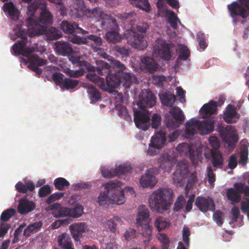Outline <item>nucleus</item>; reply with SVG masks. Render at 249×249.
I'll list each match as a JSON object with an SVG mask.
<instances>
[{
	"mask_svg": "<svg viewBox=\"0 0 249 249\" xmlns=\"http://www.w3.org/2000/svg\"><path fill=\"white\" fill-rule=\"evenodd\" d=\"M121 84L123 87L128 89L129 88L132 84L133 81L135 80L136 77L134 74L124 71L121 73Z\"/></svg>",
	"mask_w": 249,
	"mask_h": 249,
	"instance_id": "32",
	"label": "nucleus"
},
{
	"mask_svg": "<svg viewBox=\"0 0 249 249\" xmlns=\"http://www.w3.org/2000/svg\"><path fill=\"white\" fill-rule=\"evenodd\" d=\"M154 226L159 231H162L170 226V224L161 216H157L154 222Z\"/></svg>",
	"mask_w": 249,
	"mask_h": 249,
	"instance_id": "40",
	"label": "nucleus"
},
{
	"mask_svg": "<svg viewBox=\"0 0 249 249\" xmlns=\"http://www.w3.org/2000/svg\"><path fill=\"white\" fill-rule=\"evenodd\" d=\"M117 110L119 112V115L124 120L127 121H131V117L129 114L126 107L122 105H117L116 106Z\"/></svg>",
	"mask_w": 249,
	"mask_h": 249,
	"instance_id": "44",
	"label": "nucleus"
},
{
	"mask_svg": "<svg viewBox=\"0 0 249 249\" xmlns=\"http://www.w3.org/2000/svg\"><path fill=\"white\" fill-rule=\"evenodd\" d=\"M136 231L134 229L130 228L126 230L124 236L126 240L129 241L135 238L136 237Z\"/></svg>",
	"mask_w": 249,
	"mask_h": 249,
	"instance_id": "62",
	"label": "nucleus"
},
{
	"mask_svg": "<svg viewBox=\"0 0 249 249\" xmlns=\"http://www.w3.org/2000/svg\"><path fill=\"white\" fill-rule=\"evenodd\" d=\"M77 26V24L67 20L62 21L60 25L61 29L64 33L71 35L74 33L79 34V32H76Z\"/></svg>",
	"mask_w": 249,
	"mask_h": 249,
	"instance_id": "30",
	"label": "nucleus"
},
{
	"mask_svg": "<svg viewBox=\"0 0 249 249\" xmlns=\"http://www.w3.org/2000/svg\"><path fill=\"white\" fill-rule=\"evenodd\" d=\"M161 103L165 106L171 107L165 115V124L169 129H175L183 123L185 117L181 109L173 107L176 100V96L170 91L163 92L160 94Z\"/></svg>",
	"mask_w": 249,
	"mask_h": 249,
	"instance_id": "5",
	"label": "nucleus"
},
{
	"mask_svg": "<svg viewBox=\"0 0 249 249\" xmlns=\"http://www.w3.org/2000/svg\"><path fill=\"white\" fill-rule=\"evenodd\" d=\"M211 162L216 171L217 168H222L224 163V160L222 154L217 151L212 152Z\"/></svg>",
	"mask_w": 249,
	"mask_h": 249,
	"instance_id": "31",
	"label": "nucleus"
},
{
	"mask_svg": "<svg viewBox=\"0 0 249 249\" xmlns=\"http://www.w3.org/2000/svg\"><path fill=\"white\" fill-rule=\"evenodd\" d=\"M217 104L215 101H211L204 104L200 109L202 118H205L208 115H211L217 112Z\"/></svg>",
	"mask_w": 249,
	"mask_h": 249,
	"instance_id": "22",
	"label": "nucleus"
},
{
	"mask_svg": "<svg viewBox=\"0 0 249 249\" xmlns=\"http://www.w3.org/2000/svg\"><path fill=\"white\" fill-rule=\"evenodd\" d=\"M186 200L182 195L178 196L176 199L173 210L174 212H178L183 209L186 204Z\"/></svg>",
	"mask_w": 249,
	"mask_h": 249,
	"instance_id": "48",
	"label": "nucleus"
},
{
	"mask_svg": "<svg viewBox=\"0 0 249 249\" xmlns=\"http://www.w3.org/2000/svg\"><path fill=\"white\" fill-rule=\"evenodd\" d=\"M178 57L177 60H186L190 55L188 48L183 44H180L178 48Z\"/></svg>",
	"mask_w": 249,
	"mask_h": 249,
	"instance_id": "39",
	"label": "nucleus"
},
{
	"mask_svg": "<svg viewBox=\"0 0 249 249\" xmlns=\"http://www.w3.org/2000/svg\"><path fill=\"white\" fill-rule=\"evenodd\" d=\"M166 14L167 18V21L173 28L175 29L177 28L178 22L180 25H182L180 21L174 12L172 11H167Z\"/></svg>",
	"mask_w": 249,
	"mask_h": 249,
	"instance_id": "37",
	"label": "nucleus"
},
{
	"mask_svg": "<svg viewBox=\"0 0 249 249\" xmlns=\"http://www.w3.org/2000/svg\"><path fill=\"white\" fill-rule=\"evenodd\" d=\"M159 167L165 172H170L176 163V159L168 154H164L158 160Z\"/></svg>",
	"mask_w": 249,
	"mask_h": 249,
	"instance_id": "15",
	"label": "nucleus"
},
{
	"mask_svg": "<svg viewBox=\"0 0 249 249\" xmlns=\"http://www.w3.org/2000/svg\"><path fill=\"white\" fill-rule=\"evenodd\" d=\"M228 9L230 13L231 16L233 18L235 16H239L244 18H247L249 15L248 11L245 9L247 7L241 3L239 4L237 1H234L231 4L228 5Z\"/></svg>",
	"mask_w": 249,
	"mask_h": 249,
	"instance_id": "11",
	"label": "nucleus"
},
{
	"mask_svg": "<svg viewBox=\"0 0 249 249\" xmlns=\"http://www.w3.org/2000/svg\"><path fill=\"white\" fill-rule=\"evenodd\" d=\"M132 170L131 166L126 163L120 164L115 168L116 176L124 175L130 173Z\"/></svg>",
	"mask_w": 249,
	"mask_h": 249,
	"instance_id": "46",
	"label": "nucleus"
},
{
	"mask_svg": "<svg viewBox=\"0 0 249 249\" xmlns=\"http://www.w3.org/2000/svg\"><path fill=\"white\" fill-rule=\"evenodd\" d=\"M79 84V81L76 79L67 78L64 79V83L62 85V89L67 90L73 89L75 88Z\"/></svg>",
	"mask_w": 249,
	"mask_h": 249,
	"instance_id": "45",
	"label": "nucleus"
},
{
	"mask_svg": "<svg viewBox=\"0 0 249 249\" xmlns=\"http://www.w3.org/2000/svg\"><path fill=\"white\" fill-rule=\"evenodd\" d=\"M157 237L161 245V249H169L170 240L166 234L158 233Z\"/></svg>",
	"mask_w": 249,
	"mask_h": 249,
	"instance_id": "42",
	"label": "nucleus"
},
{
	"mask_svg": "<svg viewBox=\"0 0 249 249\" xmlns=\"http://www.w3.org/2000/svg\"><path fill=\"white\" fill-rule=\"evenodd\" d=\"M141 67L146 72L153 73L158 69L157 63L152 57L144 56L141 58Z\"/></svg>",
	"mask_w": 249,
	"mask_h": 249,
	"instance_id": "16",
	"label": "nucleus"
},
{
	"mask_svg": "<svg viewBox=\"0 0 249 249\" xmlns=\"http://www.w3.org/2000/svg\"><path fill=\"white\" fill-rule=\"evenodd\" d=\"M131 4L139 9L148 12L150 10V4L147 0H129Z\"/></svg>",
	"mask_w": 249,
	"mask_h": 249,
	"instance_id": "41",
	"label": "nucleus"
},
{
	"mask_svg": "<svg viewBox=\"0 0 249 249\" xmlns=\"http://www.w3.org/2000/svg\"><path fill=\"white\" fill-rule=\"evenodd\" d=\"M87 77L90 81L97 84L101 89L104 91L112 92L121 85V79L117 74L110 73L106 76V81L95 73H89Z\"/></svg>",
	"mask_w": 249,
	"mask_h": 249,
	"instance_id": "7",
	"label": "nucleus"
},
{
	"mask_svg": "<svg viewBox=\"0 0 249 249\" xmlns=\"http://www.w3.org/2000/svg\"><path fill=\"white\" fill-rule=\"evenodd\" d=\"M69 40L72 43L78 45L88 44L89 43L86 38L74 35L70 36H69Z\"/></svg>",
	"mask_w": 249,
	"mask_h": 249,
	"instance_id": "54",
	"label": "nucleus"
},
{
	"mask_svg": "<svg viewBox=\"0 0 249 249\" xmlns=\"http://www.w3.org/2000/svg\"><path fill=\"white\" fill-rule=\"evenodd\" d=\"M151 121L152 127L158 128L161 124V116L157 113H155L152 117Z\"/></svg>",
	"mask_w": 249,
	"mask_h": 249,
	"instance_id": "64",
	"label": "nucleus"
},
{
	"mask_svg": "<svg viewBox=\"0 0 249 249\" xmlns=\"http://www.w3.org/2000/svg\"><path fill=\"white\" fill-rule=\"evenodd\" d=\"M123 221L121 218L118 216H114L108 220L107 224L109 229L112 231H116L117 223L122 224Z\"/></svg>",
	"mask_w": 249,
	"mask_h": 249,
	"instance_id": "50",
	"label": "nucleus"
},
{
	"mask_svg": "<svg viewBox=\"0 0 249 249\" xmlns=\"http://www.w3.org/2000/svg\"><path fill=\"white\" fill-rule=\"evenodd\" d=\"M110 68V66L106 62L104 63L103 65V67L102 68H95L93 66H89L88 67V69L89 71L95 72L96 71L98 74L100 75H105L107 74V76L108 74H110L109 70Z\"/></svg>",
	"mask_w": 249,
	"mask_h": 249,
	"instance_id": "36",
	"label": "nucleus"
},
{
	"mask_svg": "<svg viewBox=\"0 0 249 249\" xmlns=\"http://www.w3.org/2000/svg\"><path fill=\"white\" fill-rule=\"evenodd\" d=\"M3 10L5 12H7L10 17H16L17 10L12 2L4 3L3 6Z\"/></svg>",
	"mask_w": 249,
	"mask_h": 249,
	"instance_id": "49",
	"label": "nucleus"
},
{
	"mask_svg": "<svg viewBox=\"0 0 249 249\" xmlns=\"http://www.w3.org/2000/svg\"><path fill=\"white\" fill-rule=\"evenodd\" d=\"M195 205L202 212L205 213L208 211H214L215 204L211 198H206L203 196H197L196 199Z\"/></svg>",
	"mask_w": 249,
	"mask_h": 249,
	"instance_id": "12",
	"label": "nucleus"
},
{
	"mask_svg": "<svg viewBox=\"0 0 249 249\" xmlns=\"http://www.w3.org/2000/svg\"><path fill=\"white\" fill-rule=\"evenodd\" d=\"M125 36L127 43L137 49L143 50L147 46L144 36L132 30H127Z\"/></svg>",
	"mask_w": 249,
	"mask_h": 249,
	"instance_id": "9",
	"label": "nucleus"
},
{
	"mask_svg": "<svg viewBox=\"0 0 249 249\" xmlns=\"http://www.w3.org/2000/svg\"><path fill=\"white\" fill-rule=\"evenodd\" d=\"M69 230L73 239L81 242V238L86 236L89 227L85 222H76L69 226Z\"/></svg>",
	"mask_w": 249,
	"mask_h": 249,
	"instance_id": "10",
	"label": "nucleus"
},
{
	"mask_svg": "<svg viewBox=\"0 0 249 249\" xmlns=\"http://www.w3.org/2000/svg\"><path fill=\"white\" fill-rule=\"evenodd\" d=\"M158 182V180L156 177H153L145 172L140 180L141 185L143 188H152Z\"/></svg>",
	"mask_w": 249,
	"mask_h": 249,
	"instance_id": "25",
	"label": "nucleus"
},
{
	"mask_svg": "<svg viewBox=\"0 0 249 249\" xmlns=\"http://www.w3.org/2000/svg\"><path fill=\"white\" fill-rule=\"evenodd\" d=\"M190 229L187 227H184L182 230V239L187 247H189L190 245Z\"/></svg>",
	"mask_w": 249,
	"mask_h": 249,
	"instance_id": "61",
	"label": "nucleus"
},
{
	"mask_svg": "<svg viewBox=\"0 0 249 249\" xmlns=\"http://www.w3.org/2000/svg\"><path fill=\"white\" fill-rule=\"evenodd\" d=\"M240 115L237 113L234 106L231 104L228 105L226 110L224 113L223 119L229 124L237 122Z\"/></svg>",
	"mask_w": 249,
	"mask_h": 249,
	"instance_id": "18",
	"label": "nucleus"
},
{
	"mask_svg": "<svg viewBox=\"0 0 249 249\" xmlns=\"http://www.w3.org/2000/svg\"><path fill=\"white\" fill-rule=\"evenodd\" d=\"M213 172L214 170L211 166H207L205 176L209 184L211 185H213L216 180V175Z\"/></svg>",
	"mask_w": 249,
	"mask_h": 249,
	"instance_id": "47",
	"label": "nucleus"
},
{
	"mask_svg": "<svg viewBox=\"0 0 249 249\" xmlns=\"http://www.w3.org/2000/svg\"><path fill=\"white\" fill-rule=\"evenodd\" d=\"M110 31L107 33L106 37L107 40L112 43H116L122 39L117 29H110Z\"/></svg>",
	"mask_w": 249,
	"mask_h": 249,
	"instance_id": "38",
	"label": "nucleus"
},
{
	"mask_svg": "<svg viewBox=\"0 0 249 249\" xmlns=\"http://www.w3.org/2000/svg\"><path fill=\"white\" fill-rule=\"evenodd\" d=\"M217 131L223 142L228 147H234L239 140L237 134H234V128L232 125H227L224 127L222 124L217 125Z\"/></svg>",
	"mask_w": 249,
	"mask_h": 249,
	"instance_id": "8",
	"label": "nucleus"
},
{
	"mask_svg": "<svg viewBox=\"0 0 249 249\" xmlns=\"http://www.w3.org/2000/svg\"><path fill=\"white\" fill-rule=\"evenodd\" d=\"M88 91L91 103H95L101 99V94L100 91L92 85L88 86Z\"/></svg>",
	"mask_w": 249,
	"mask_h": 249,
	"instance_id": "35",
	"label": "nucleus"
},
{
	"mask_svg": "<svg viewBox=\"0 0 249 249\" xmlns=\"http://www.w3.org/2000/svg\"><path fill=\"white\" fill-rule=\"evenodd\" d=\"M84 208L82 205L77 204L72 209L69 208L70 216L73 218L80 217L83 213Z\"/></svg>",
	"mask_w": 249,
	"mask_h": 249,
	"instance_id": "53",
	"label": "nucleus"
},
{
	"mask_svg": "<svg viewBox=\"0 0 249 249\" xmlns=\"http://www.w3.org/2000/svg\"><path fill=\"white\" fill-rule=\"evenodd\" d=\"M234 187L240 194H244L246 197L249 196V186L244 183H235Z\"/></svg>",
	"mask_w": 249,
	"mask_h": 249,
	"instance_id": "56",
	"label": "nucleus"
},
{
	"mask_svg": "<svg viewBox=\"0 0 249 249\" xmlns=\"http://www.w3.org/2000/svg\"><path fill=\"white\" fill-rule=\"evenodd\" d=\"M188 173V168L184 163L179 162L177 165L176 171L173 174L172 178L174 183L177 185L181 183L183 179H185Z\"/></svg>",
	"mask_w": 249,
	"mask_h": 249,
	"instance_id": "13",
	"label": "nucleus"
},
{
	"mask_svg": "<svg viewBox=\"0 0 249 249\" xmlns=\"http://www.w3.org/2000/svg\"><path fill=\"white\" fill-rule=\"evenodd\" d=\"M35 204L25 198L20 199L18 206V211L21 214H25L33 211L35 208Z\"/></svg>",
	"mask_w": 249,
	"mask_h": 249,
	"instance_id": "19",
	"label": "nucleus"
},
{
	"mask_svg": "<svg viewBox=\"0 0 249 249\" xmlns=\"http://www.w3.org/2000/svg\"><path fill=\"white\" fill-rule=\"evenodd\" d=\"M138 212L136 217V226H139L144 223H148L147 220L150 216L148 209L144 205H141L138 208Z\"/></svg>",
	"mask_w": 249,
	"mask_h": 249,
	"instance_id": "21",
	"label": "nucleus"
},
{
	"mask_svg": "<svg viewBox=\"0 0 249 249\" xmlns=\"http://www.w3.org/2000/svg\"><path fill=\"white\" fill-rule=\"evenodd\" d=\"M27 15L28 17L26 22L29 36L45 35L49 40H56L62 36V32L55 27H51L47 29L48 26L53 22V17L43 1H36L30 5Z\"/></svg>",
	"mask_w": 249,
	"mask_h": 249,
	"instance_id": "1",
	"label": "nucleus"
},
{
	"mask_svg": "<svg viewBox=\"0 0 249 249\" xmlns=\"http://www.w3.org/2000/svg\"><path fill=\"white\" fill-rule=\"evenodd\" d=\"M166 141V133L163 131L157 132L155 136L151 138L150 142L155 145L157 149L161 148Z\"/></svg>",
	"mask_w": 249,
	"mask_h": 249,
	"instance_id": "27",
	"label": "nucleus"
},
{
	"mask_svg": "<svg viewBox=\"0 0 249 249\" xmlns=\"http://www.w3.org/2000/svg\"><path fill=\"white\" fill-rule=\"evenodd\" d=\"M173 191L170 188L160 187L156 189L149 198L151 210L160 214L169 210L173 202Z\"/></svg>",
	"mask_w": 249,
	"mask_h": 249,
	"instance_id": "6",
	"label": "nucleus"
},
{
	"mask_svg": "<svg viewBox=\"0 0 249 249\" xmlns=\"http://www.w3.org/2000/svg\"><path fill=\"white\" fill-rule=\"evenodd\" d=\"M186 135L190 137L200 131V121L192 119L186 123Z\"/></svg>",
	"mask_w": 249,
	"mask_h": 249,
	"instance_id": "24",
	"label": "nucleus"
},
{
	"mask_svg": "<svg viewBox=\"0 0 249 249\" xmlns=\"http://www.w3.org/2000/svg\"><path fill=\"white\" fill-rule=\"evenodd\" d=\"M56 189L63 191L65 187H68L70 185L69 182L63 178H58L54 179L53 182Z\"/></svg>",
	"mask_w": 249,
	"mask_h": 249,
	"instance_id": "43",
	"label": "nucleus"
},
{
	"mask_svg": "<svg viewBox=\"0 0 249 249\" xmlns=\"http://www.w3.org/2000/svg\"><path fill=\"white\" fill-rule=\"evenodd\" d=\"M138 231L142 236L146 238L145 241L149 242L152 239V227L148 223H144L139 226H136Z\"/></svg>",
	"mask_w": 249,
	"mask_h": 249,
	"instance_id": "29",
	"label": "nucleus"
},
{
	"mask_svg": "<svg viewBox=\"0 0 249 249\" xmlns=\"http://www.w3.org/2000/svg\"><path fill=\"white\" fill-rule=\"evenodd\" d=\"M57 243L61 249H75L71 238L66 233L58 236Z\"/></svg>",
	"mask_w": 249,
	"mask_h": 249,
	"instance_id": "23",
	"label": "nucleus"
},
{
	"mask_svg": "<svg viewBox=\"0 0 249 249\" xmlns=\"http://www.w3.org/2000/svg\"><path fill=\"white\" fill-rule=\"evenodd\" d=\"M176 149L181 155L188 156L191 160H193L196 157V151L195 146L193 145L182 142L177 146Z\"/></svg>",
	"mask_w": 249,
	"mask_h": 249,
	"instance_id": "14",
	"label": "nucleus"
},
{
	"mask_svg": "<svg viewBox=\"0 0 249 249\" xmlns=\"http://www.w3.org/2000/svg\"><path fill=\"white\" fill-rule=\"evenodd\" d=\"M111 64L114 70L118 72H124V71L127 69L124 64L115 59L112 60Z\"/></svg>",
	"mask_w": 249,
	"mask_h": 249,
	"instance_id": "59",
	"label": "nucleus"
},
{
	"mask_svg": "<svg viewBox=\"0 0 249 249\" xmlns=\"http://www.w3.org/2000/svg\"><path fill=\"white\" fill-rule=\"evenodd\" d=\"M156 104V97L149 89L143 90L138 103V106L141 110L134 112V121L137 127L143 130L148 129L149 125L148 123L150 120V112L146 109V107H152Z\"/></svg>",
	"mask_w": 249,
	"mask_h": 249,
	"instance_id": "4",
	"label": "nucleus"
},
{
	"mask_svg": "<svg viewBox=\"0 0 249 249\" xmlns=\"http://www.w3.org/2000/svg\"><path fill=\"white\" fill-rule=\"evenodd\" d=\"M64 74L59 72H56L52 74V79L56 85H58L61 89L64 83Z\"/></svg>",
	"mask_w": 249,
	"mask_h": 249,
	"instance_id": "57",
	"label": "nucleus"
},
{
	"mask_svg": "<svg viewBox=\"0 0 249 249\" xmlns=\"http://www.w3.org/2000/svg\"><path fill=\"white\" fill-rule=\"evenodd\" d=\"M196 39L198 42L200 48L202 50H204L207 47L208 45L206 42L205 37L203 33L201 32L197 34Z\"/></svg>",
	"mask_w": 249,
	"mask_h": 249,
	"instance_id": "60",
	"label": "nucleus"
},
{
	"mask_svg": "<svg viewBox=\"0 0 249 249\" xmlns=\"http://www.w3.org/2000/svg\"><path fill=\"white\" fill-rule=\"evenodd\" d=\"M228 199L231 201V204L234 205L235 203H238L241 201V196L240 193L235 188H230L226 192Z\"/></svg>",
	"mask_w": 249,
	"mask_h": 249,
	"instance_id": "34",
	"label": "nucleus"
},
{
	"mask_svg": "<svg viewBox=\"0 0 249 249\" xmlns=\"http://www.w3.org/2000/svg\"><path fill=\"white\" fill-rule=\"evenodd\" d=\"M123 183L118 180H110L104 184L106 191L100 193L98 202L101 206L108 204H123L124 202V192H129L132 195L134 191L131 187L123 189Z\"/></svg>",
	"mask_w": 249,
	"mask_h": 249,
	"instance_id": "3",
	"label": "nucleus"
},
{
	"mask_svg": "<svg viewBox=\"0 0 249 249\" xmlns=\"http://www.w3.org/2000/svg\"><path fill=\"white\" fill-rule=\"evenodd\" d=\"M69 59L73 64L79 67H85L88 69L89 63L86 61H81L78 56L71 55L69 56Z\"/></svg>",
	"mask_w": 249,
	"mask_h": 249,
	"instance_id": "55",
	"label": "nucleus"
},
{
	"mask_svg": "<svg viewBox=\"0 0 249 249\" xmlns=\"http://www.w3.org/2000/svg\"><path fill=\"white\" fill-rule=\"evenodd\" d=\"M172 47L171 44L163 42L155 48L154 52L161 58L165 60H170L171 59Z\"/></svg>",
	"mask_w": 249,
	"mask_h": 249,
	"instance_id": "17",
	"label": "nucleus"
},
{
	"mask_svg": "<svg viewBox=\"0 0 249 249\" xmlns=\"http://www.w3.org/2000/svg\"><path fill=\"white\" fill-rule=\"evenodd\" d=\"M89 18H95L99 20L104 13L103 10L99 7H95L93 9H89L86 7L82 11Z\"/></svg>",
	"mask_w": 249,
	"mask_h": 249,
	"instance_id": "33",
	"label": "nucleus"
},
{
	"mask_svg": "<svg viewBox=\"0 0 249 249\" xmlns=\"http://www.w3.org/2000/svg\"><path fill=\"white\" fill-rule=\"evenodd\" d=\"M53 216L55 218L63 217L67 216H70L69 208L67 207H61L54 211L52 213Z\"/></svg>",
	"mask_w": 249,
	"mask_h": 249,
	"instance_id": "51",
	"label": "nucleus"
},
{
	"mask_svg": "<svg viewBox=\"0 0 249 249\" xmlns=\"http://www.w3.org/2000/svg\"><path fill=\"white\" fill-rule=\"evenodd\" d=\"M214 121L211 119L200 121V131L201 135L208 134L213 130Z\"/></svg>",
	"mask_w": 249,
	"mask_h": 249,
	"instance_id": "28",
	"label": "nucleus"
},
{
	"mask_svg": "<svg viewBox=\"0 0 249 249\" xmlns=\"http://www.w3.org/2000/svg\"><path fill=\"white\" fill-rule=\"evenodd\" d=\"M241 210L243 213H247L249 217V198H244L241 202Z\"/></svg>",
	"mask_w": 249,
	"mask_h": 249,
	"instance_id": "63",
	"label": "nucleus"
},
{
	"mask_svg": "<svg viewBox=\"0 0 249 249\" xmlns=\"http://www.w3.org/2000/svg\"><path fill=\"white\" fill-rule=\"evenodd\" d=\"M16 211L15 209H8L2 213L0 217V220L3 222L7 221L16 214Z\"/></svg>",
	"mask_w": 249,
	"mask_h": 249,
	"instance_id": "52",
	"label": "nucleus"
},
{
	"mask_svg": "<svg viewBox=\"0 0 249 249\" xmlns=\"http://www.w3.org/2000/svg\"><path fill=\"white\" fill-rule=\"evenodd\" d=\"M13 31L17 37H20L21 41L16 42L12 48L15 54L16 55H22L29 59L28 66H44L47 64V60L40 58L36 54H32L34 51L33 48H27V32L26 29H23L20 25H16L13 28Z\"/></svg>",
	"mask_w": 249,
	"mask_h": 249,
	"instance_id": "2",
	"label": "nucleus"
},
{
	"mask_svg": "<svg viewBox=\"0 0 249 249\" xmlns=\"http://www.w3.org/2000/svg\"><path fill=\"white\" fill-rule=\"evenodd\" d=\"M101 173L105 178H112L116 176L115 168H110L108 167H102L101 168Z\"/></svg>",
	"mask_w": 249,
	"mask_h": 249,
	"instance_id": "58",
	"label": "nucleus"
},
{
	"mask_svg": "<svg viewBox=\"0 0 249 249\" xmlns=\"http://www.w3.org/2000/svg\"><path fill=\"white\" fill-rule=\"evenodd\" d=\"M56 51L60 54L65 56L73 52L71 45L68 42L58 41L55 44Z\"/></svg>",
	"mask_w": 249,
	"mask_h": 249,
	"instance_id": "26",
	"label": "nucleus"
},
{
	"mask_svg": "<svg viewBox=\"0 0 249 249\" xmlns=\"http://www.w3.org/2000/svg\"><path fill=\"white\" fill-rule=\"evenodd\" d=\"M99 20H101V27L105 29H118V24L115 18L110 16L103 14Z\"/></svg>",
	"mask_w": 249,
	"mask_h": 249,
	"instance_id": "20",
	"label": "nucleus"
}]
</instances>
